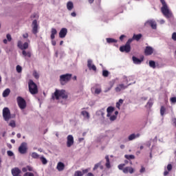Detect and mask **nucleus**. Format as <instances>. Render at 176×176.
<instances>
[{
	"instance_id": "obj_1",
	"label": "nucleus",
	"mask_w": 176,
	"mask_h": 176,
	"mask_svg": "<svg viewBox=\"0 0 176 176\" xmlns=\"http://www.w3.org/2000/svg\"><path fill=\"white\" fill-rule=\"evenodd\" d=\"M162 7L161 8V12L164 14V16L166 17V19H171L173 17V12L170 11L168 9V6H167V3H166V1L164 0H160Z\"/></svg>"
},
{
	"instance_id": "obj_2",
	"label": "nucleus",
	"mask_w": 176,
	"mask_h": 176,
	"mask_svg": "<svg viewBox=\"0 0 176 176\" xmlns=\"http://www.w3.org/2000/svg\"><path fill=\"white\" fill-rule=\"evenodd\" d=\"M60 98H63V100H67L68 98V95L65 93V90H58L56 89L54 94H52V99L53 100H60Z\"/></svg>"
},
{
	"instance_id": "obj_3",
	"label": "nucleus",
	"mask_w": 176,
	"mask_h": 176,
	"mask_svg": "<svg viewBox=\"0 0 176 176\" xmlns=\"http://www.w3.org/2000/svg\"><path fill=\"white\" fill-rule=\"evenodd\" d=\"M126 166V164H120L118 165V168L120 170H121L122 171V173H124V174H133V173L135 172V169H134L133 167L131 166H126L124 168V166Z\"/></svg>"
},
{
	"instance_id": "obj_4",
	"label": "nucleus",
	"mask_w": 176,
	"mask_h": 176,
	"mask_svg": "<svg viewBox=\"0 0 176 176\" xmlns=\"http://www.w3.org/2000/svg\"><path fill=\"white\" fill-rule=\"evenodd\" d=\"M29 91L32 94H38V85L34 83V80H30L28 82Z\"/></svg>"
},
{
	"instance_id": "obj_5",
	"label": "nucleus",
	"mask_w": 176,
	"mask_h": 176,
	"mask_svg": "<svg viewBox=\"0 0 176 176\" xmlns=\"http://www.w3.org/2000/svg\"><path fill=\"white\" fill-rule=\"evenodd\" d=\"M72 78V74H63L60 76V85L64 86V85H65L66 83H68V82L71 80Z\"/></svg>"
},
{
	"instance_id": "obj_6",
	"label": "nucleus",
	"mask_w": 176,
	"mask_h": 176,
	"mask_svg": "<svg viewBox=\"0 0 176 176\" xmlns=\"http://www.w3.org/2000/svg\"><path fill=\"white\" fill-rule=\"evenodd\" d=\"M3 118L6 122H9L12 119V115L10 114V110L8 107H5L3 109Z\"/></svg>"
},
{
	"instance_id": "obj_7",
	"label": "nucleus",
	"mask_w": 176,
	"mask_h": 176,
	"mask_svg": "<svg viewBox=\"0 0 176 176\" xmlns=\"http://www.w3.org/2000/svg\"><path fill=\"white\" fill-rule=\"evenodd\" d=\"M17 104L21 109H25L27 107V102L24 98L21 96H18L16 98Z\"/></svg>"
},
{
	"instance_id": "obj_8",
	"label": "nucleus",
	"mask_w": 176,
	"mask_h": 176,
	"mask_svg": "<svg viewBox=\"0 0 176 176\" xmlns=\"http://www.w3.org/2000/svg\"><path fill=\"white\" fill-rule=\"evenodd\" d=\"M131 51V46L128 45L127 44H125L124 45H122L120 47V52H122V53H130Z\"/></svg>"
},
{
	"instance_id": "obj_9",
	"label": "nucleus",
	"mask_w": 176,
	"mask_h": 176,
	"mask_svg": "<svg viewBox=\"0 0 176 176\" xmlns=\"http://www.w3.org/2000/svg\"><path fill=\"white\" fill-rule=\"evenodd\" d=\"M27 143L23 142L21 146L19 147V152H20L22 155L27 153Z\"/></svg>"
},
{
	"instance_id": "obj_10",
	"label": "nucleus",
	"mask_w": 176,
	"mask_h": 176,
	"mask_svg": "<svg viewBox=\"0 0 176 176\" xmlns=\"http://www.w3.org/2000/svg\"><path fill=\"white\" fill-rule=\"evenodd\" d=\"M130 86V84L128 85H124V84H119L115 89V91L116 93H120V91H122V90H124L127 89Z\"/></svg>"
},
{
	"instance_id": "obj_11",
	"label": "nucleus",
	"mask_w": 176,
	"mask_h": 176,
	"mask_svg": "<svg viewBox=\"0 0 176 176\" xmlns=\"http://www.w3.org/2000/svg\"><path fill=\"white\" fill-rule=\"evenodd\" d=\"M32 34L36 35L38 34V21L36 19L34 20L32 22Z\"/></svg>"
},
{
	"instance_id": "obj_12",
	"label": "nucleus",
	"mask_w": 176,
	"mask_h": 176,
	"mask_svg": "<svg viewBox=\"0 0 176 176\" xmlns=\"http://www.w3.org/2000/svg\"><path fill=\"white\" fill-rule=\"evenodd\" d=\"M11 173L13 176H21V170L17 167L13 168Z\"/></svg>"
},
{
	"instance_id": "obj_13",
	"label": "nucleus",
	"mask_w": 176,
	"mask_h": 176,
	"mask_svg": "<svg viewBox=\"0 0 176 176\" xmlns=\"http://www.w3.org/2000/svg\"><path fill=\"white\" fill-rule=\"evenodd\" d=\"M67 148H71L74 145V136L69 135L67 138Z\"/></svg>"
},
{
	"instance_id": "obj_14",
	"label": "nucleus",
	"mask_w": 176,
	"mask_h": 176,
	"mask_svg": "<svg viewBox=\"0 0 176 176\" xmlns=\"http://www.w3.org/2000/svg\"><path fill=\"white\" fill-rule=\"evenodd\" d=\"M87 67L89 68V69H90V71H97V67H96V65H93V60H91V59H89L87 60Z\"/></svg>"
},
{
	"instance_id": "obj_15",
	"label": "nucleus",
	"mask_w": 176,
	"mask_h": 176,
	"mask_svg": "<svg viewBox=\"0 0 176 176\" xmlns=\"http://www.w3.org/2000/svg\"><path fill=\"white\" fill-rule=\"evenodd\" d=\"M153 54V48L150 46L146 47V49L144 50V54L145 56H151Z\"/></svg>"
},
{
	"instance_id": "obj_16",
	"label": "nucleus",
	"mask_w": 176,
	"mask_h": 176,
	"mask_svg": "<svg viewBox=\"0 0 176 176\" xmlns=\"http://www.w3.org/2000/svg\"><path fill=\"white\" fill-rule=\"evenodd\" d=\"M67 32H68V30H67V28H62L59 32V37L65 38V36H67Z\"/></svg>"
},
{
	"instance_id": "obj_17",
	"label": "nucleus",
	"mask_w": 176,
	"mask_h": 176,
	"mask_svg": "<svg viewBox=\"0 0 176 176\" xmlns=\"http://www.w3.org/2000/svg\"><path fill=\"white\" fill-rule=\"evenodd\" d=\"M146 24H148V25H150L153 30H156V28H157L156 21H155L154 20L148 21L146 22Z\"/></svg>"
},
{
	"instance_id": "obj_18",
	"label": "nucleus",
	"mask_w": 176,
	"mask_h": 176,
	"mask_svg": "<svg viewBox=\"0 0 176 176\" xmlns=\"http://www.w3.org/2000/svg\"><path fill=\"white\" fill-rule=\"evenodd\" d=\"M64 168H65V164L61 162H59L56 166V169L58 171H63Z\"/></svg>"
},
{
	"instance_id": "obj_19",
	"label": "nucleus",
	"mask_w": 176,
	"mask_h": 176,
	"mask_svg": "<svg viewBox=\"0 0 176 176\" xmlns=\"http://www.w3.org/2000/svg\"><path fill=\"white\" fill-rule=\"evenodd\" d=\"M140 135V133H132L129 136L128 140L129 141H133V140H135V138H139Z\"/></svg>"
},
{
	"instance_id": "obj_20",
	"label": "nucleus",
	"mask_w": 176,
	"mask_h": 176,
	"mask_svg": "<svg viewBox=\"0 0 176 176\" xmlns=\"http://www.w3.org/2000/svg\"><path fill=\"white\" fill-rule=\"evenodd\" d=\"M56 35H57V30H56V28H52L51 29V36H50L52 41L54 40V38H56Z\"/></svg>"
},
{
	"instance_id": "obj_21",
	"label": "nucleus",
	"mask_w": 176,
	"mask_h": 176,
	"mask_svg": "<svg viewBox=\"0 0 176 176\" xmlns=\"http://www.w3.org/2000/svg\"><path fill=\"white\" fill-rule=\"evenodd\" d=\"M132 60H133L134 64H141V63H142V61H144V58L140 59L135 56H133Z\"/></svg>"
},
{
	"instance_id": "obj_22",
	"label": "nucleus",
	"mask_w": 176,
	"mask_h": 176,
	"mask_svg": "<svg viewBox=\"0 0 176 176\" xmlns=\"http://www.w3.org/2000/svg\"><path fill=\"white\" fill-rule=\"evenodd\" d=\"M113 111H115V108L112 106H110L107 109V118H109L111 116V113H112V112H113Z\"/></svg>"
},
{
	"instance_id": "obj_23",
	"label": "nucleus",
	"mask_w": 176,
	"mask_h": 176,
	"mask_svg": "<svg viewBox=\"0 0 176 176\" xmlns=\"http://www.w3.org/2000/svg\"><path fill=\"white\" fill-rule=\"evenodd\" d=\"M105 160H106L105 166L107 168H111V162H109V155H106Z\"/></svg>"
},
{
	"instance_id": "obj_24",
	"label": "nucleus",
	"mask_w": 176,
	"mask_h": 176,
	"mask_svg": "<svg viewBox=\"0 0 176 176\" xmlns=\"http://www.w3.org/2000/svg\"><path fill=\"white\" fill-rule=\"evenodd\" d=\"M141 38H142V34H133V41H137L138 42L140 41V39H141Z\"/></svg>"
},
{
	"instance_id": "obj_25",
	"label": "nucleus",
	"mask_w": 176,
	"mask_h": 176,
	"mask_svg": "<svg viewBox=\"0 0 176 176\" xmlns=\"http://www.w3.org/2000/svg\"><path fill=\"white\" fill-rule=\"evenodd\" d=\"M22 54L23 56H24V57H29V58H31L32 54H31V52L30 51L26 52L25 50H23L22 51Z\"/></svg>"
},
{
	"instance_id": "obj_26",
	"label": "nucleus",
	"mask_w": 176,
	"mask_h": 176,
	"mask_svg": "<svg viewBox=\"0 0 176 176\" xmlns=\"http://www.w3.org/2000/svg\"><path fill=\"white\" fill-rule=\"evenodd\" d=\"M67 9L69 10H72L74 9V3L72 1H68L67 3Z\"/></svg>"
},
{
	"instance_id": "obj_27",
	"label": "nucleus",
	"mask_w": 176,
	"mask_h": 176,
	"mask_svg": "<svg viewBox=\"0 0 176 176\" xmlns=\"http://www.w3.org/2000/svg\"><path fill=\"white\" fill-rule=\"evenodd\" d=\"M81 114L82 115V116H84V118H87V119H90V114L89 113V112L86 111H82L81 112Z\"/></svg>"
},
{
	"instance_id": "obj_28",
	"label": "nucleus",
	"mask_w": 176,
	"mask_h": 176,
	"mask_svg": "<svg viewBox=\"0 0 176 176\" xmlns=\"http://www.w3.org/2000/svg\"><path fill=\"white\" fill-rule=\"evenodd\" d=\"M107 43H116L118 41L116 39L112 38H107L106 39Z\"/></svg>"
},
{
	"instance_id": "obj_29",
	"label": "nucleus",
	"mask_w": 176,
	"mask_h": 176,
	"mask_svg": "<svg viewBox=\"0 0 176 176\" xmlns=\"http://www.w3.org/2000/svg\"><path fill=\"white\" fill-rule=\"evenodd\" d=\"M9 94H10V89H6L3 92V97H8V96H9Z\"/></svg>"
},
{
	"instance_id": "obj_30",
	"label": "nucleus",
	"mask_w": 176,
	"mask_h": 176,
	"mask_svg": "<svg viewBox=\"0 0 176 176\" xmlns=\"http://www.w3.org/2000/svg\"><path fill=\"white\" fill-rule=\"evenodd\" d=\"M125 159H127V160H131L135 159V156L133 155H124Z\"/></svg>"
},
{
	"instance_id": "obj_31",
	"label": "nucleus",
	"mask_w": 176,
	"mask_h": 176,
	"mask_svg": "<svg viewBox=\"0 0 176 176\" xmlns=\"http://www.w3.org/2000/svg\"><path fill=\"white\" fill-rule=\"evenodd\" d=\"M122 104H123V100L120 99L119 101L116 104V108H118V109H120V105Z\"/></svg>"
},
{
	"instance_id": "obj_32",
	"label": "nucleus",
	"mask_w": 176,
	"mask_h": 176,
	"mask_svg": "<svg viewBox=\"0 0 176 176\" xmlns=\"http://www.w3.org/2000/svg\"><path fill=\"white\" fill-rule=\"evenodd\" d=\"M166 112V107H164V106L161 107L160 109V115L161 116H164V113Z\"/></svg>"
},
{
	"instance_id": "obj_33",
	"label": "nucleus",
	"mask_w": 176,
	"mask_h": 176,
	"mask_svg": "<svg viewBox=\"0 0 176 176\" xmlns=\"http://www.w3.org/2000/svg\"><path fill=\"white\" fill-rule=\"evenodd\" d=\"M102 76H104V78H108V76H109V72H108V70H103Z\"/></svg>"
},
{
	"instance_id": "obj_34",
	"label": "nucleus",
	"mask_w": 176,
	"mask_h": 176,
	"mask_svg": "<svg viewBox=\"0 0 176 176\" xmlns=\"http://www.w3.org/2000/svg\"><path fill=\"white\" fill-rule=\"evenodd\" d=\"M149 65L151 68H156V63H155L153 60L149 61Z\"/></svg>"
},
{
	"instance_id": "obj_35",
	"label": "nucleus",
	"mask_w": 176,
	"mask_h": 176,
	"mask_svg": "<svg viewBox=\"0 0 176 176\" xmlns=\"http://www.w3.org/2000/svg\"><path fill=\"white\" fill-rule=\"evenodd\" d=\"M40 160L43 163V164H47V160H46L45 157H40Z\"/></svg>"
},
{
	"instance_id": "obj_36",
	"label": "nucleus",
	"mask_w": 176,
	"mask_h": 176,
	"mask_svg": "<svg viewBox=\"0 0 176 176\" xmlns=\"http://www.w3.org/2000/svg\"><path fill=\"white\" fill-rule=\"evenodd\" d=\"M32 157L33 159H38L39 158V154L34 152V153H32Z\"/></svg>"
},
{
	"instance_id": "obj_37",
	"label": "nucleus",
	"mask_w": 176,
	"mask_h": 176,
	"mask_svg": "<svg viewBox=\"0 0 176 176\" xmlns=\"http://www.w3.org/2000/svg\"><path fill=\"white\" fill-rule=\"evenodd\" d=\"M16 72H18V74H21V71H23V68L21 67V66H20L19 65H16Z\"/></svg>"
},
{
	"instance_id": "obj_38",
	"label": "nucleus",
	"mask_w": 176,
	"mask_h": 176,
	"mask_svg": "<svg viewBox=\"0 0 176 176\" xmlns=\"http://www.w3.org/2000/svg\"><path fill=\"white\" fill-rule=\"evenodd\" d=\"M74 176H83V173L80 170H77L75 172Z\"/></svg>"
},
{
	"instance_id": "obj_39",
	"label": "nucleus",
	"mask_w": 176,
	"mask_h": 176,
	"mask_svg": "<svg viewBox=\"0 0 176 176\" xmlns=\"http://www.w3.org/2000/svg\"><path fill=\"white\" fill-rule=\"evenodd\" d=\"M98 167H100V168H102V166H101V162H99V163L95 164V166L94 167V170H97V168H98Z\"/></svg>"
},
{
	"instance_id": "obj_40",
	"label": "nucleus",
	"mask_w": 176,
	"mask_h": 176,
	"mask_svg": "<svg viewBox=\"0 0 176 176\" xmlns=\"http://www.w3.org/2000/svg\"><path fill=\"white\" fill-rule=\"evenodd\" d=\"M28 43L25 42L23 43V46H22V50H25L27 49H28Z\"/></svg>"
},
{
	"instance_id": "obj_41",
	"label": "nucleus",
	"mask_w": 176,
	"mask_h": 176,
	"mask_svg": "<svg viewBox=\"0 0 176 176\" xmlns=\"http://www.w3.org/2000/svg\"><path fill=\"white\" fill-rule=\"evenodd\" d=\"M17 46L19 49H20L21 50H23V43L21 42V41H18Z\"/></svg>"
},
{
	"instance_id": "obj_42",
	"label": "nucleus",
	"mask_w": 176,
	"mask_h": 176,
	"mask_svg": "<svg viewBox=\"0 0 176 176\" xmlns=\"http://www.w3.org/2000/svg\"><path fill=\"white\" fill-rule=\"evenodd\" d=\"M9 126L13 128L16 127V122H14V120H11L9 124Z\"/></svg>"
},
{
	"instance_id": "obj_43",
	"label": "nucleus",
	"mask_w": 176,
	"mask_h": 176,
	"mask_svg": "<svg viewBox=\"0 0 176 176\" xmlns=\"http://www.w3.org/2000/svg\"><path fill=\"white\" fill-rule=\"evenodd\" d=\"M33 76L35 78V79H39V74H38L36 71L33 72Z\"/></svg>"
},
{
	"instance_id": "obj_44",
	"label": "nucleus",
	"mask_w": 176,
	"mask_h": 176,
	"mask_svg": "<svg viewBox=\"0 0 176 176\" xmlns=\"http://www.w3.org/2000/svg\"><path fill=\"white\" fill-rule=\"evenodd\" d=\"M133 41H134V38H129L127 42L126 43V45H127L128 46H131L130 45L131 44V42H133Z\"/></svg>"
},
{
	"instance_id": "obj_45",
	"label": "nucleus",
	"mask_w": 176,
	"mask_h": 176,
	"mask_svg": "<svg viewBox=\"0 0 176 176\" xmlns=\"http://www.w3.org/2000/svg\"><path fill=\"white\" fill-rule=\"evenodd\" d=\"M23 176H35V175H34V173H31V172H26V173L23 175Z\"/></svg>"
},
{
	"instance_id": "obj_46",
	"label": "nucleus",
	"mask_w": 176,
	"mask_h": 176,
	"mask_svg": "<svg viewBox=\"0 0 176 176\" xmlns=\"http://www.w3.org/2000/svg\"><path fill=\"white\" fill-rule=\"evenodd\" d=\"M167 170L168 171H171V170H173V165H171V164L167 165Z\"/></svg>"
},
{
	"instance_id": "obj_47",
	"label": "nucleus",
	"mask_w": 176,
	"mask_h": 176,
	"mask_svg": "<svg viewBox=\"0 0 176 176\" xmlns=\"http://www.w3.org/2000/svg\"><path fill=\"white\" fill-rule=\"evenodd\" d=\"M6 38H7L8 42H12V36L10 34H8L6 35Z\"/></svg>"
},
{
	"instance_id": "obj_48",
	"label": "nucleus",
	"mask_w": 176,
	"mask_h": 176,
	"mask_svg": "<svg viewBox=\"0 0 176 176\" xmlns=\"http://www.w3.org/2000/svg\"><path fill=\"white\" fill-rule=\"evenodd\" d=\"M100 93H101V89H100V88H96V89H95V94H100Z\"/></svg>"
},
{
	"instance_id": "obj_49",
	"label": "nucleus",
	"mask_w": 176,
	"mask_h": 176,
	"mask_svg": "<svg viewBox=\"0 0 176 176\" xmlns=\"http://www.w3.org/2000/svg\"><path fill=\"white\" fill-rule=\"evenodd\" d=\"M7 155L8 156L12 157V156H14V154L12 152V151H7Z\"/></svg>"
},
{
	"instance_id": "obj_50",
	"label": "nucleus",
	"mask_w": 176,
	"mask_h": 176,
	"mask_svg": "<svg viewBox=\"0 0 176 176\" xmlns=\"http://www.w3.org/2000/svg\"><path fill=\"white\" fill-rule=\"evenodd\" d=\"M116 116H110V120H111V122H113V120H116Z\"/></svg>"
},
{
	"instance_id": "obj_51",
	"label": "nucleus",
	"mask_w": 176,
	"mask_h": 176,
	"mask_svg": "<svg viewBox=\"0 0 176 176\" xmlns=\"http://www.w3.org/2000/svg\"><path fill=\"white\" fill-rule=\"evenodd\" d=\"M28 171H34V168L31 166H27Z\"/></svg>"
},
{
	"instance_id": "obj_52",
	"label": "nucleus",
	"mask_w": 176,
	"mask_h": 176,
	"mask_svg": "<svg viewBox=\"0 0 176 176\" xmlns=\"http://www.w3.org/2000/svg\"><path fill=\"white\" fill-rule=\"evenodd\" d=\"M152 105H153V102H152V100H149V101L147 102V106L151 108V107H152Z\"/></svg>"
},
{
	"instance_id": "obj_53",
	"label": "nucleus",
	"mask_w": 176,
	"mask_h": 176,
	"mask_svg": "<svg viewBox=\"0 0 176 176\" xmlns=\"http://www.w3.org/2000/svg\"><path fill=\"white\" fill-rule=\"evenodd\" d=\"M172 39L176 42V32L173 33Z\"/></svg>"
},
{
	"instance_id": "obj_54",
	"label": "nucleus",
	"mask_w": 176,
	"mask_h": 176,
	"mask_svg": "<svg viewBox=\"0 0 176 176\" xmlns=\"http://www.w3.org/2000/svg\"><path fill=\"white\" fill-rule=\"evenodd\" d=\"M140 173L141 174L145 173V167L142 166L141 168H140Z\"/></svg>"
},
{
	"instance_id": "obj_55",
	"label": "nucleus",
	"mask_w": 176,
	"mask_h": 176,
	"mask_svg": "<svg viewBox=\"0 0 176 176\" xmlns=\"http://www.w3.org/2000/svg\"><path fill=\"white\" fill-rule=\"evenodd\" d=\"M170 102H173V104H175L176 102V98L175 97H173L170 98Z\"/></svg>"
},
{
	"instance_id": "obj_56",
	"label": "nucleus",
	"mask_w": 176,
	"mask_h": 176,
	"mask_svg": "<svg viewBox=\"0 0 176 176\" xmlns=\"http://www.w3.org/2000/svg\"><path fill=\"white\" fill-rule=\"evenodd\" d=\"M112 87H113V85H111L109 87L107 88L106 90L104 91L105 93H107V91H109V90H111Z\"/></svg>"
},
{
	"instance_id": "obj_57",
	"label": "nucleus",
	"mask_w": 176,
	"mask_h": 176,
	"mask_svg": "<svg viewBox=\"0 0 176 176\" xmlns=\"http://www.w3.org/2000/svg\"><path fill=\"white\" fill-rule=\"evenodd\" d=\"M126 38V36L124 34H122L120 36V41H123V39Z\"/></svg>"
},
{
	"instance_id": "obj_58",
	"label": "nucleus",
	"mask_w": 176,
	"mask_h": 176,
	"mask_svg": "<svg viewBox=\"0 0 176 176\" xmlns=\"http://www.w3.org/2000/svg\"><path fill=\"white\" fill-rule=\"evenodd\" d=\"M22 171H23V173H27V171H28L27 166L23 168H22Z\"/></svg>"
},
{
	"instance_id": "obj_59",
	"label": "nucleus",
	"mask_w": 176,
	"mask_h": 176,
	"mask_svg": "<svg viewBox=\"0 0 176 176\" xmlns=\"http://www.w3.org/2000/svg\"><path fill=\"white\" fill-rule=\"evenodd\" d=\"M23 36L25 39H26L27 38H28V33H25V34H23Z\"/></svg>"
},
{
	"instance_id": "obj_60",
	"label": "nucleus",
	"mask_w": 176,
	"mask_h": 176,
	"mask_svg": "<svg viewBox=\"0 0 176 176\" xmlns=\"http://www.w3.org/2000/svg\"><path fill=\"white\" fill-rule=\"evenodd\" d=\"M172 122H173V124L175 126V127H176V118H173V120H172Z\"/></svg>"
},
{
	"instance_id": "obj_61",
	"label": "nucleus",
	"mask_w": 176,
	"mask_h": 176,
	"mask_svg": "<svg viewBox=\"0 0 176 176\" xmlns=\"http://www.w3.org/2000/svg\"><path fill=\"white\" fill-rule=\"evenodd\" d=\"M71 16H72V17H76V12H72V13H71Z\"/></svg>"
},
{
	"instance_id": "obj_62",
	"label": "nucleus",
	"mask_w": 176,
	"mask_h": 176,
	"mask_svg": "<svg viewBox=\"0 0 176 176\" xmlns=\"http://www.w3.org/2000/svg\"><path fill=\"white\" fill-rule=\"evenodd\" d=\"M52 45L53 46H56V41L52 40Z\"/></svg>"
},
{
	"instance_id": "obj_63",
	"label": "nucleus",
	"mask_w": 176,
	"mask_h": 176,
	"mask_svg": "<svg viewBox=\"0 0 176 176\" xmlns=\"http://www.w3.org/2000/svg\"><path fill=\"white\" fill-rule=\"evenodd\" d=\"M164 176L168 175V170H165V171L164 172Z\"/></svg>"
},
{
	"instance_id": "obj_64",
	"label": "nucleus",
	"mask_w": 176,
	"mask_h": 176,
	"mask_svg": "<svg viewBox=\"0 0 176 176\" xmlns=\"http://www.w3.org/2000/svg\"><path fill=\"white\" fill-rule=\"evenodd\" d=\"M87 176H94V175L93 173H89L87 174Z\"/></svg>"
}]
</instances>
